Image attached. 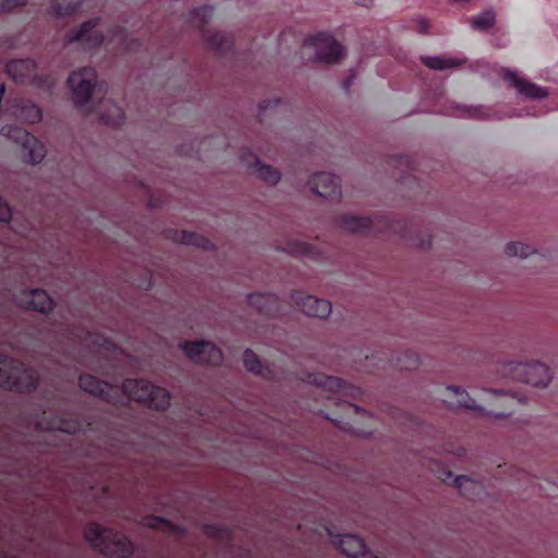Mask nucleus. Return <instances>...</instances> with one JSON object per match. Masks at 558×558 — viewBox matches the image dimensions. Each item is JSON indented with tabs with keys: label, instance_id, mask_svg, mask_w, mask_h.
Segmentation results:
<instances>
[{
	"label": "nucleus",
	"instance_id": "obj_9",
	"mask_svg": "<svg viewBox=\"0 0 558 558\" xmlns=\"http://www.w3.org/2000/svg\"><path fill=\"white\" fill-rule=\"evenodd\" d=\"M97 73L92 66H84L74 71L68 78V84L72 89L73 100L75 106L82 107L92 98L96 92Z\"/></svg>",
	"mask_w": 558,
	"mask_h": 558
},
{
	"label": "nucleus",
	"instance_id": "obj_43",
	"mask_svg": "<svg viewBox=\"0 0 558 558\" xmlns=\"http://www.w3.org/2000/svg\"><path fill=\"white\" fill-rule=\"evenodd\" d=\"M145 290H149L153 288V281L151 278H148L144 286H141Z\"/></svg>",
	"mask_w": 558,
	"mask_h": 558
},
{
	"label": "nucleus",
	"instance_id": "obj_3",
	"mask_svg": "<svg viewBox=\"0 0 558 558\" xmlns=\"http://www.w3.org/2000/svg\"><path fill=\"white\" fill-rule=\"evenodd\" d=\"M39 383L37 371L25 363L0 353V387L20 393H31Z\"/></svg>",
	"mask_w": 558,
	"mask_h": 558
},
{
	"label": "nucleus",
	"instance_id": "obj_36",
	"mask_svg": "<svg viewBox=\"0 0 558 558\" xmlns=\"http://www.w3.org/2000/svg\"><path fill=\"white\" fill-rule=\"evenodd\" d=\"M27 0H0V14L26 5Z\"/></svg>",
	"mask_w": 558,
	"mask_h": 558
},
{
	"label": "nucleus",
	"instance_id": "obj_39",
	"mask_svg": "<svg viewBox=\"0 0 558 558\" xmlns=\"http://www.w3.org/2000/svg\"><path fill=\"white\" fill-rule=\"evenodd\" d=\"M453 476L452 472L445 468V466H440L439 468V471H438V475L437 477L442 481V482H447L448 480H450L451 477Z\"/></svg>",
	"mask_w": 558,
	"mask_h": 558
},
{
	"label": "nucleus",
	"instance_id": "obj_5",
	"mask_svg": "<svg viewBox=\"0 0 558 558\" xmlns=\"http://www.w3.org/2000/svg\"><path fill=\"white\" fill-rule=\"evenodd\" d=\"M338 223L341 229L350 232H400L401 236H405V232L401 228L400 222L391 221L386 216L371 219L368 217L343 215L339 217Z\"/></svg>",
	"mask_w": 558,
	"mask_h": 558
},
{
	"label": "nucleus",
	"instance_id": "obj_42",
	"mask_svg": "<svg viewBox=\"0 0 558 558\" xmlns=\"http://www.w3.org/2000/svg\"><path fill=\"white\" fill-rule=\"evenodd\" d=\"M353 78H354V77H353V76H351V77H348V78L344 81V83H343V88H344L347 92L349 90V88H350V86H351V84H352Z\"/></svg>",
	"mask_w": 558,
	"mask_h": 558
},
{
	"label": "nucleus",
	"instance_id": "obj_48",
	"mask_svg": "<svg viewBox=\"0 0 558 558\" xmlns=\"http://www.w3.org/2000/svg\"><path fill=\"white\" fill-rule=\"evenodd\" d=\"M0 558H19V557H16V556H5L4 555V556H1Z\"/></svg>",
	"mask_w": 558,
	"mask_h": 558
},
{
	"label": "nucleus",
	"instance_id": "obj_28",
	"mask_svg": "<svg viewBox=\"0 0 558 558\" xmlns=\"http://www.w3.org/2000/svg\"><path fill=\"white\" fill-rule=\"evenodd\" d=\"M496 16L492 9L485 10L481 14L470 20L471 26L475 31L486 32L495 25Z\"/></svg>",
	"mask_w": 558,
	"mask_h": 558
},
{
	"label": "nucleus",
	"instance_id": "obj_37",
	"mask_svg": "<svg viewBox=\"0 0 558 558\" xmlns=\"http://www.w3.org/2000/svg\"><path fill=\"white\" fill-rule=\"evenodd\" d=\"M508 399L511 401V403H523L522 397H519L518 395L507 396L505 393H495V401L498 404H504V402Z\"/></svg>",
	"mask_w": 558,
	"mask_h": 558
},
{
	"label": "nucleus",
	"instance_id": "obj_33",
	"mask_svg": "<svg viewBox=\"0 0 558 558\" xmlns=\"http://www.w3.org/2000/svg\"><path fill=\"white\" fill-rule=\"evenodd\" d=\"M505 253L511 257L519 256L521 258H527L535 252H533L529 245H525L521 242H510L506 245Z\"/></svg>",
	"mask_w": 558,
	"mask_h": 558
},
{
	"label": "nucleus",
	"instance_id": "obj_34",
	"mask_svg": "<svg viewBox=\"0 0 558 558\" xmlns=\"http://www.w3.org/2000/svg\"><path fill=\"white\" fill-rule=\"evenodd\" d=\"M145 525L155 530H175L177 526L169 520L159 517L150 515L145 519Z\"/></svg>",
	"mask_w": 558,
	"mask_h": 558
},
{
	"label": "nucleus",
	"instance_id": "obj_4",
	"mask_svg": "<svg viewBox=\"0 0 558 558\" xmlns=\"http://www.w3.org/2000/svg\"><path fill=\"white\" fill-rule=\"evenodd\" d=\"M213 14L214 8L211 5H203L190 12L187 23L202 33L204 40L210 49L222 54L232 47L233 41L231 36L226 33H211L205 29Z\"/></svg>",
	"mask_w": 558,
	"mask_h": 558
},
{
	"label": "nucleus",
	"instance_id": "obj_16",
	"mask_svg": "<svg viewBox=\"0 0 558 558\" xmlns=\"http://www.w3.org/2000/svg\"><path fill=\"white\" fill-rule=\"evenodd\" d=\"M505 81L509 82L519 94L523 95L526 98H544L547 96V92L545 88L529 82L522 77H519L517 73L505 70L502 74Z\"/></svg>",
	"mask_w": 558,
	"mask_h": 558
},
{
	"label": "nucleus",
	"instance_id": "obj_27",
	"mask_svg": "<svg viewBox=\"0 0 558 558\" xmlns=\"http://www.w3.org/2000/svg\"><path fill=\"white\" fill-rule=\"evenodd\" d=\"M83 0H51V12L56 16H69L76 12Z\"/></svg>",
	"mask_w": 558,
	"mask_h": 558
},
{
	"label": "nucleus",
	"instance_id": "obj_38",
	"mask_svg": "<svg viewBox=\"0 0 558 558\" xmlns=\"http://www.w3.org/2000/svg\"><path fill=\"white\" fill-rule=\"evenodd\" d=\"M12 217L10 206L0 197V221L9 222Z\"/></svg>",
	"mask_w": 558,
	"mask_h": 558
},
{
	"label": "nucleus",
	"instance_id": "obj_31",
	"mask_svg": "<svg viewBox=\"0 0 558 558\" xmlns=\"http://www.w3.org/2000/svg\"><path fill=\"white\" fill-rule=\"evenodd\" d=\"M243 363L245 368L255 374L265 376V372L267 371L259 357L251 350L246 349L243 353Z\"/></svg>",
	"mask_w": 558,
	"mask_h": 558
},
{
	"label": "nucleus",
	"instance_id": "obj_7",
	"mask_svg": "<svg viewBox=\"0 0 558 558\" xmlns=\"http://www.w3.org/2000/svg\"><path fill=\"white\" fill-rule=\"evenodd\" d=\"M1 133L21 146L22 157L25 162L39 163L45 155L44 144L25 129L16 125H5Z\"/></svg>",
	"mask_w": 558,
	"mask_h": 558
},
{
	"label": "nucleus",
	"instance_id": "obj_26",
	"mask_svg": "<svg viewBox=\"0 0 558 558\" xmlns=\"http://www.w3.org/2000/svg\"><path fill=\"white\" fill-rule=\"evenodd\" d=\"M453 482L460 494L469 499L475 498L481 490V485L466 475L457 476Z\"/></svg>",
	"mask_w": 558,
	"mask_h": 558
},
{
	"label": "nucleus",
	"instance_id": "obj_12",
	"mask_svg": "<svg viewBox=\"0 0 558 558\" xmlns=\"http://www.w3.org/2000/svg\"><path fill=\"white\" fill-rule=\"evenodd\" d=\"M99 21V19L89 20L78 29L70 31L65 36L66 41L69 44L80 41L87 49L99 47L106 40V36L98 28Z\"/></svg>",
	"mask_w": 558,
	"mask_h": 558
},
{
	"label": "nucleus",
	"instance_id": "obj_6",
	"mask_svg": "<svg viewBox=\"0 0 558 558\" xmlns=\"http://www.w3.org/2000/svg\"><path fill=\"white\" fill-rule=\"evenodd\" d=\"M505 372L512 379L535 387H546L551 379L548 366L541 362H509Z\"/></svg>",
	"mask_w": 558,
	"mask_h": 558
},
{
	"label": "nucleus",
	"instance_id": "obj_21",
	"mask_svg": "<svg viewBox=\"0 0 558 558\" xmlns=\"http://www.w3.org/2000/svg\"><path fill=\"white\" fill-rule=\"evenodd\" d=\"M335 544L338 548L349 557H357L365 553L366 545L364 541L353 534H343L335 539Z\"/></svg>",
	"mask_w": 558,
	"mask_h": 558
},
{
	"label": "nucleus",
	"instance_id": "obj_45",
	"mask_svg": "<svg viewBox=\"0 0 558 558\" xmlns=\"http://www.w3.org/2000/svg\"><path fill=\"white\" fill-rule=\"evenodd\" d=\"M345 407L350 410H353L355 413L359 412V407H356L355 404L347 403Z\"/></svg>",
	"mask_w": 558,
	"mask_h": 558
},
{
	"label": "nucleus",
	"instance_id": "obj_35",
	"mask_svg": "<svg viewBox=\"0 0 558 558\" xmlns=\"http://www.w3.org/2000/svg\"><path fill=\"white\" fill-rule=\"evenodd\" d=\"M407 361L402 362L399 357L397 359V364L400 365L401 368L405 369H413L416 368L418 365V357L417 355L412 351L405 352Z\"/></svg>",
	"mask_w": 558,
	"mask_h": 558
},
{
	"label": "nucleus",
	"instance_id": "obj_40",
	"mask_svg": "<svg viewBox=\"0 0 558 558\" xmlns=\"http://www.w3.org/2000/svg\"><path fill=\"white\" fill-rule=\"evenodd\" d=\"M428 28H429V22L427 20H420L418 22V31L422 33V34H426L428 32Z\"/></svg>",
	"mask_w": 558,
	"mask_h": 558
},
{
	"label": "nucleus",
	"instance_id": "obj_1",
	"mask_svg": "<svg viewBox=\"0 0 558 558\" xmlns=\"http://www.w3.org/2000/svg\"><path fill=\"white\" fill-rule=\"evenodd\" d=\"M80 388L111 404H122L124 400L143 403L150 409L163 411L170 405V393L145 379L128 378L121 387L100 380L90 374L78 378Z\"/></svg>",
	"mask_w": 558,
	"mask_h": 558
},
{
	"label": "nucleus",
	"instance_id": "obj_13",
	"mask_svg": "<svg viewBox=\"0 0 558 558\" xmlns=\"http://www.w3.org/2000/svg\"><path fill=\"white\" fill-rule=\"evenodd\" d=\"M292 302L307 316L327 318L331 313V303L326 299L306 295L302 291L291 294Z\"/></svg>",
	"mask_w": 558,
	"mask_h": 558
},
{
	"label": "nucleus",
	"instance_id": "obj_23",
	"mask_svg": "<svg viewBox=\"0 0 558 558\" xmlns=\"http://www.w3.org/2000/svg\"><path fill=\"white\" fill-rule=\"evenodd\" d=\"M313 383L323 390L333 393H344L347 389V383L344 380L339 377L326 376L324 374L315 375Z\"/></svg>",
	"mask_w": 558,
	"mask_h": 558
},
{
	"label": "nucleus",
	"instance_id": "obj_2",
	"mask_svg": "<svg viewBox=\"0 0 558 558\" xmlns=\"http://www.w3.org/2000/svg\"><path fill=\"white\" fill-rule=\"evenodd\" d=\"M84 537L96 550L110 558H129L134 551V545L126 536L98 523H88Z\"/></svg>",
	"mask_w": 558,
	"mask_h": 558
},
{
	"label": "nucleus",
	"instance_id": "obj_47",
	"mask_svg": "<svg viewBox=\"0 0 558 558\" xmlns=\"http://www.w3.org/2000/svg\"><path fill=\"white\" fill-rule=\"evenodd\" d=\"M430 244H432V240L430 239H428L426 243L424 241L421 242V246L422 247H424L425 245L426 246H430Z\"/></svg>",
	"mask_w": 558,
	"mask_h": 558
},
{
	"label": "nucleus",
	"instance_id": "obj_30",
	"mask_svg": "<svg viewBox=\"0 0 558 558\" xmlns=\"http://www.w3.org/2000/svg\"><path fill=\"white\" fill-rule=\"evenodd\" d=\"M100 119L105 124L117 128L124 123L125 116L122 108L113 104L107 111L101 112Z\"/></svg>",
	"mask_w": 558,
	"mask_h": 558
},
{
	"label": "nucleus",
	"instance_id": "obj_29",
	"mask_svg": "<svg viewBox=\"0 0 558 558\" xmlns=\"http://www.w3.org/2000/svg\"><path fill=\"white\" fill-rule=\"evenodd\" d=\"M424 65L433 70H446L456 68L461 64V61L453 58H440V57H422Z\"/></svg>",
	"mask_w": 558,
	"mask_h": 558
},
{
	"label": "nucleus",
	"instance_id": "obj_44",
	"mask_svg": "<svg viewBox=\"0 0 558 558\" xmlns=\"http://www.w3.org/2000/svg\"><path fill=\"white\" fill-rule=\"evenodd\" d=\"M269 107V101L268 100H264L259 104V109L260 110H266L267 108Z\"/></svg>",
	"mask_w": 558,
	"mask_h": 558
},
{
	"label": "nucleus",
	"instance_id": "obj_18",
	"mask_svg": "<svg viewBox=\"0 0 558 558\" xmlns=\"http://www.w3.org/2000/svg\"><path fill=\"white\" fill-rule=\"evenodd\" d=\"M8 74L16 83L24 84L28 82L35 74L36 63L33 59H15L5 65Z\"/></svg>",
	"mask_w": 558,
	"mask_h": 558
},
{
	"label": "nucleus",
	"instance_id": "obj_41",
	"mask_svg": "<svg viewBox=\"0 0 558 558\" xmlns=\"http://www.w3.org/2000/svg\"><path fill=\"white\" fill-rule=\"evenodd\" d=\"M356 4L362 7H368L372 4L373 0H354Z\"/></svg>",
	"mask_w": 558,
	"mask_h": 558
},
{
	"label": "nucleus",
	"instance_id": "obj_24",
	"mask_svg": "<svg viewBox=\"0 0 558 558\" xmlns=\"http://www.w3.org/2000/svg\"><path fill=\"white\" fill-rule=\"evenodd\" d=\"M251 158L254 161V163L251 166L252 170L257 174L259 179L272 185L279 182L280 172L276 168L268 165H263L255 155H252Z\"/></svg>",
	"mask_w": 558,
	"mask_h": 558
},
{
	"label": "nucleus",
	"instance_id": "obj_11",
	"mask_svg": "<svg viewBox=\"0 0 558 558\" xmlns=\"http://www.w3.org/2000/svg\"><path fill=\"white\" fill-rule=\"evenodd\" d=\"M181 349L194 363L219 365L222 362V351L209 341H184Z\"/></svg>",
	"mask_w": 558,
	"mask_h": 558
},
{
	"label": "nucleus",
	"instance_id": "obj_32",
	"mask_svg": "<svg viewBox=\"0 0 558 558\" xmlns=\"http://www.w3.org/2000/svg\"><path fill=\"white\" fill-rule=\"evenodd\" d=\"M283 250L294 256H311L314 254V246L301 241H291Z\"/></svg>",
	"mask_w": 558,
	"mask_h": 558
},
{
	"label": "nucleus",
	"instance_id": "obj_10",
	"mask_svg": "<svg viewBox=\"0 0 558 558\" xmlns=\"http://www.w3.org/2000/svg\"><path fill=\"white\" fill-rule=\"evenodd\" d=\"M442 401L449 409H468L472 411L478 412L481 415H485V410L483 407L478 405L476 401L470 397L468 391L460 389L456 386H448L442 392ZM512 414V410L510 411H489L486 415H490L497 418L506 417Z\"/></svg>",
	"mask_w": 558,
	"mask_h": 558
},
{
	"label": "nucleus",
	"instance_id": "obj_17",
	"mask_svg": "<svg viewBox=\"0 0 558 558\" xmlns=\"http://www.w3.org/2000/svg\"><path fill=\"white\" fill-rule=\"evenodd\" d=\"M248 304L265 316H278L281 312L280 300L275 294L253 293L248 295Z\"/></svg>",
	"mask_w": 558,
	"mask_h": 558
},
{
	"label": "nucleus",
	"instance_id": "obj_22",
	"mask_svg": "<svg viewBox=\"0 0 558 558\" xmlns=\"http://www.w3.org/2000/svg\"><path fill=\"white\" fill-rule=\"evenodd\" d=\"M48 428L74 435L83 429V423L77 418L54 416L48 422Z\"/></svg>",
	"mask_w": 558,
	"mask_h": 558
},
{
	"label": "nucleus",
	"instance_id": "obj_19",
	"mask_svg": "<svg viewBox=\"0 0 558 558\" xmlns=\"http://www.w3.org/2000/svg\"><path fill=\"white\" fill-rule=\"evenodd\" d=\"M168 236L174 242L196 246L203 250H211L214 244L210 240L196 232L185 230H169Z\"/></svg>",
	"mask_w": 558,
	"mask_h": 558
},
{
	"label": "nucleus",
	"instance_id": "obj_14",
	"mask_svg": "<svg viewBox=\"0 0 558 558\" xmlns=\"http://www.w3.org/2000/svg\"><path fill=\"white\" fill-rule=\"evenodd\" d=\"M308 185L313 192L324 198L340 196V181L330 172L322 171L311 177Z\"/></svg>",
	"mask_w": 558,
	"mask_h": 558
},
{
	"label": "nucleus",
	"instance_id": "obj_25",
	"mask_svg": "<svg viewBox=\"0 0 558 558\" xmlns=\"http://www.w3.org/2000/svg\"><path fill=\"white\" fill-rule=\"evenodd\" d=\"M16 116L19 119L27 123H37L41 120V109L29 100H23L16 108Z\"/></svg>",
	"mask_w": 558,
	"mask_h": 558
},
{
	"label": "nucleus",
	"instance_id": "obj_46",
	"mask_svg": "<svg viewBox=\"0 0 558 558\" xmlns=\"http://www.w3.org/2000/svg\"><path fill=\"white\" fill-rule=\"evenodd\" d=\"M400 163H407L409 165L410 163V159L408 156H401L400 157Z\"/></svg>",
	"mask_w": 558,
	"mask_h": 558
},
{
	"label": "nucleus",
	"instance_id": "obj_8",
	"mask_svg": "<svg viewBox=\"0 0 558 558\" xmlns=\"http://www.w3.org/2000/svg\"><path fill=\"white\" fill-rule=\"evenodd\" d=\"M315 52L314 59L325 63H337L344 53V47L327 33H317L307 37L303 44V54L307 49Z\"/></svg>",
	"mask_w": 558,
	"mask_h": 558
},
{
	"label": "nucleus",
	"instance_id": "obj_15",
	"mask_svg": "<svg viewBox=\"0 0 558 558\" xmlns=\"http://www.w3.org/2000/svg\"><path fill=\"white\" fill-rule=\"evenodd\" d=\"M17 301L23 307L44 314L49 313L53 307L52 299L43 289L23 291Z\"/></svg>",
	"mask_w": 558,
	"mask_h": 558
},
{
	"label": "nucleus",
	"instance_id": "obj_20",
	"mask_svg": "<svg viewBox=\"0 0 558 558\" xmlns=\"http://www.w3.org/2000/svg\"><path fill=\"white\" fill-rule=\"evenodd\" d=\"M108 45H112L121 51L138 50L143 44L137 40H129L126 29L122 26H116L108 34Z\"/></svg>",
	"mask_w": 558,
	"mask_h": 558
}]
</instances>
